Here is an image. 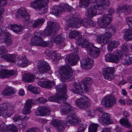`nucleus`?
Wrapping results in <instances>:
<instances>
[{
	"mask_svg": "<svg viewBox=\"0 0 132 132\" xmlns=\"http://www.w3.org/2000/svg\"><path fill=\"white\" fill-rule=\"evenodd\" d=\"M67 87V85L65 84L57 85L56 87L57 95L50 97L48 100L50 101L62 103L60 107L61 113L64 115L68 114L67 120L65 122L66 125L77 126L80 124L81 121L75 114V108L70 104L66 102L68 97V96L66 95Z\"/></svg>",
	"mask_w": 132,
	"mask_h": 132,
	"instance_id": "nucleus-1",
	"label": "nucleus"
},
{
	"mask_svg": "<svg viewBox=\"0 0 132 132\" xmlns=\"http://www.w3.org/2000/svg\"><path fill=\"white\" fill-rule=\"evenodd\" d=\"M60 28L57 23L48 21L45 29L44 34L45 35L50 36V40L51 42L55 43L57 44L62 43L64 41V38L61 35L56 36Z\"/></svg>",
	"mask_w": 132,
	"mask_h": 132,
	"instance_id": "nucleus-2",
	"label": "nucleus"
},
{
	"mask_svg": "<svg viewBox=\"0 0 132 132\" xmlns=\"http://www.w3.org/2000/svg\"><path fill=\"white\" fill-rule=\"evenodd\" d=\"M79 38L78 40L80 42L78 44L81 45L82 48H86L87 54L91 57L95 59L97 58L100 54V49L94 46L87 40H82V38Z\"/></svg>",
	"mask_w": 132,
	"mask_h": 132,
	"instance_id": "nucleus-3",
	"label": "nucleus"
},
{
	"mask_svg": "<svg viewBox=\"0 0 132 132\" xmlns=\"http://www.w3.org/2000/svg\"><path fill=\"white\" fill-rule=\"evenodd\" d=\"M116 32L115 29L113 26L106 28L105 34H99L96 36V40L99 43L106 44L111 40L112 35H114Z\"/></svg>",
	"mask_w": 132,
	"mask_h": 132,
	"instance_id": "nucleus-4",
	"label": "nucleus"
},
{
	"mask_svg": "<svg viewBox=\"0 0 132 132\" xmlns=\"http://www.w3.org/2000/svg\"><path fill=\"white\" fill-rule=\"evenodd\" d=\"M96 5L91 6L87 10L86 15L89 18H92L97 14V9L98 11H102L106 9L109 4L108 0L106 2H101L100 4L98 3H96Z\"/></svg>",
	"mask_w": 132,
	"mask_h": 132,
	"instance_id": "nucleus-5",
	"label": "nucleus"
},
{
	"mask_svg": "<svg viewBox=\"0 0 132 132\" xmlns=\"http://www.w3.org/2000/svg\"><path fill=\"white\" fill-rule=\"evenodd\" d=\"M49 2L48 0H36L31 2L30 6L37 10L39 14L42 15L47 11L46 6Z\"/></svg>",
	"mask_w": 132,
	"mask_h": 132,
	"instance_id": "nucleus-6",
	"label": "nucleus"
},
{
	"mask_svg": "<svg viewBox=\"0 0 132 132\" xmlns=\"http://www.w3.org/2000/svg\"><path fill=\"white\" fill-rule=\"evenodd\" d=\"M88 19L85 18L80 19L76 16H74L71 18L67 20L68 25L69 27H79L80 25L88 27Z\"/></svg>",
	"mask_w": 132,
	"mask_h": 132,
	"instance_id": "nucleus-7",
	"label": "nucleus"
},
{
	"mask_svg": "<svg viewBox=\"0 0 132 132\" xmlns=\"http://www.w3.org/2000/svg\"><path fill=\"white\" fill-rule=\"evenodd\" d=\"M14 105L11 103L0 104V116H3L5 118L9 117L12 115V113L6 112L14 110Z\"/></svg>",
	"mask_w": 132,
	"mask_h": 132,
	"instance_id": "nucleus-8",
	"label": "nucleus"
},
{
	"mask_svg": "<svg viewBox=\"0 0 132 132\" xmlns=\"http://www.w3.org/2000/svg\"><path fill=\"white\" fill-rule=\"evenodd\" d=\"M73 70L69 65H66L61 67L59 70V72L61 76L65 79L71 80L73 79L72 77Z\"/></svg>",
	"mask_w": 132,
	"mask_h": 132,
	"instance_id": "nucleus-9",
	"label": "nucleus"
},
{
	"mask_svg": "<svg viewBox=\"0 0 132 132\" xmlns=\"http://www.w3.org/2000/svg\"><path fill=\"white\" fill-rule=\"evenodd\" d=\"M115 10L111 8L108 10V14H106L103 16L102 18L100 19L99 25L101 28H104L108 26L110 23L112 19V15L114 13Z\"/></svg>",
	"mask_w": 132,
	"mask_h": 132,
	"instance_id": "nucleus-10",
	"label": "nucleus"
},
{
	"mask_svg": "<svg viewBox=\"0 0 132 132\" xmlns=\"http://www.w3.org/2000/svg\"><path fill=\"white\" fill-rule=\"evenodd\" d=\"M75 103L77 106L81 109H86L90 107L91 104L88 97L84 95L76 100Z\"/></svg>",
	"mask_w": 132,
	"mask_h": 132,
	"instance_id": "nucleus-11",
	"label": "nucleus"
},
{
	"mask_svg": "<svg viewBox=\"0 0 132 132\" xmlns=\"http://www.w3.org/2000/svg\"><path fill=\"white\" fill-rule=\"evenodd\" d=\"M66 9L70 12L72 11L73 10L72 8L68 4L62 3L58 5L56 9H53V14L57 16L65 11Z\"/></svg>",
	"mask_w": 132,
	"mask_h": 132,
	"instance_id": "nucleus-12",
	"label": "nucleus"
},
{
	"mask_svg": "<svg viewBox=\"0 0 132 132\" xmlns=\"http://www.w3.org/2000/svg\"><path fill=\"white\" fill-rule=\"evenodd\" d=\"M116 98L113 96L110 95L105 97L102 102V105L108 108H111L116 103Z\"/></svg>",
	"mask_w": 132,
	"mask_h": 132,
	"instance_id": "nucleus-13",
	"label": "nucleus"
},
{
	"mask_svg": "<svg viewBox=\"0 0 132 132\" xmlns=\"http://www.w3.org/2000/svg\"><path fill=\"white\" fill-rule=\"evenodd\" d=\"M37 68L39 72L42 73H46L51 69L49 64L44 60H41L37 63Z\"/></svg>",
	"mask_w": 132,
	"mask_h": 132,
	"instance_id": "nucleus-14",
	"label": "nucleus"
},
{
	"mask_svg": "<svg viewBox=\"0 0 132 132\" xmlns=\"http://www.w3.org/2000/svg\"><path fill=\"white\" fill-rule=\"evenodd\" d=\"M16 17L17 18L21 17L23 19L24 22H27L30 19V15L24 8H20L16 13Z\"/></svg>",
	"mask_w": 132,
	"mask_h": 132,
	"instance_id": "nucleus-15",
	"label": "nucleus"
},
{
	"mask_svg": "<svg viewBox=\"0 0 132 132\" xmlns=\"http://www.w3.org/2000/svg\"><path fill=\"white\" fill-rule=\"evenodd\" d=\"M93 61L92 59L87 57L81 61V66L84 69L89 70L92 67Z\"/></svg>",
	"mask_w": 132,
	"mask_h": 132,
	"instance_id": "nucleus-16",
	"label": "nucleus"
},
{
	"mask_svg": "<svg viewBox=\"0 0 132 132\" xmlns=\"http://www.w3.org/2000/svg\"><path fill=\"white\" fill-rule=\"evenodd\" d=\"M114 71V68H108L104 69L103 72L104 78L110 80L114 79V77L113 75Z\"/></svg>",
	"mask_w": 132,
	"mask_h": 132,
	"instance_id": "nucleus-17",
	"label": "nucleus"
},
{
	"mask_svg": "<svg viewBox=\"0 0 132 132\" xmlns=\"http://www.w3.org/2000/svg\"><path fill=\"white\" fill-rule=\"evenodd\" d=\"M51 123L58 132H62L64 129V122L61 120H54L51 121Z\"/></svg>",
	"mask_w": 132,
	"mask_h": 132,
	"instance_id": "nucleus-18",
	"label": "nucleus"
},
{
	"mask_svg": "<svg viewBox=\"0 0 132 132\" xmlns=\"http://www.w3.org/2000/svg\"><path fill=\"white\" fill-rule=\"evenodd\" d=\"M108 0H81L79 2V6L81 8H84L87 7L89 4L91 3H98L100 4L101 2H106Z\"/></svg>",
	"mask_w": 132,
	"mask_h": 132,
	"instance_id": "nucleus-19",
	"label": "nucleus"
},
{
	"mask_svg": "<svg viewBox=\"0 0 132 132\" xmlns=\"http://www.w3.org/2000/svg\"><path fill=\"white\" fill-rule=\"evenodd\" d=\"M50 114V109L44 106H39L36 111L35 114L36 116H48Z\"/></svg>",
	"mask_w": 132,
	"mask_h": 132,
	"instance_id": "nucleus-20",
	"label": "nucleus"
},
{
	"mask_svg": "<svg viewBox=\"0 0 132 132\" xmlns=\"http://www.w3.org/2000/svg\"><path fill=\"white\" fill-rule=\"evenodd\" d=\"M79 59V57L78 55L73 54L68 55L65 59V62L72 65H75Z\"/></svg>",
	"mask_w": 132,
	"mask_h": 132,
	"instance_id": "nucleus-21",
	"label": "nucleus"
},
{
	"mask_svg": "<svg viewBox=\"0 0 132 132\" xmlns=\"http://www.w3.org/2000/svg\"><path fill=\"white\" fill-rule=\"evenodd\" d=\"M44 53L53 61H56L57 60H59L61 58L60 54H57L54 51L47 50H45Z\"/></svg>",
	"mask_w": 132,
	"mask_h": 132,
	"instance_id": "nucleus-22",
	"label": "nucleus"
},
{
	"mask_svg": "<svg viewBox=\"0 0 132 132\" xmlns=\"http://www.w3.org/2000/svg\"><path fill=\"white\" fill-rule=\"evenodd\" d=\"M110 115L104 113L98 119L99 122L102 124L109 125L111 123Z\"/></svg>",
	"mask_w": 132,
	"mask_h": 132,
	"instance_id": "nucleus-23",
	"label": "nucleus"
},
{
	"mask_svg": "<svg viewBox=\"0 0 132 132\" xmlns=\"http://www.w3.org/2000/svg\"><path fill=\"white\" fill-rule=\"evenodd\" d=\"M117 11L119 14L123 12L125 14L127 15L131 13V9L130 6L124 5L119 7L117 9Z\"/></svg>",
	"mask_w": 132,
	"mask_h": 132,
	"instance_id": "nucleus-24",
	"label": "nucleus"
},
{
	"mask_svg": "<svg viewBox=\"0 0 132 132\" xmlns=\"http://www.w3.org/2000/svg\"><path fill=\"white\" fill-rule=\"evenodd\" d=\"M44 35L42 34V31L39 32L38 31H36L35 32L34 36L32 37L31 40V42L32 45H33L36 42H37L39 41L40 39H42L44 37V35L46 36L44 34Z\"/></svg>",
	"mask_w": 132,
	"mask_h": 132,
	"instance_id": "nucleus-25",
	"label": "nucleus"
},
{
	"mask_svg": "<svg viewBox=\"0 0 132 132\" xmlns=\"http://www.w3.org/2000/svg\"><path fill=\"white\" fill-rule=\"evenodd\" d=\"M37 83L38 85L41 87L48 89L52 87L55 84V82L53 81L47 80L39 81Z\"/></svg>",
	"mask_w": 132,
	"mask_h": 132,
	"instance_id": "nucleus-26",
	"label": "nucleus"
},
{
	"mask_svg": "<svg viewBox=\"0 0 132 132\" xmlns=\"http://www.w3.org/2000/svg\"><path fill=\"white\" fill-rule=\"evenodd\" d=\"M15 72L13 70L9 71L6 70H2L0 72V77L1 78H9L14 75Z\"/></svg>",
	"mask_w": 132,
	"mask_h": 132,
	"instance_id": "nucleus-27",
	"label": "nucleus"
},
{
	"mask_svg": "<svg viewBox=\"0 0 132 132\" xmlns=\"http://www.w3.org/2000/svg\"><path fill=\"white\" fill-rule=\"evenodd\" d=\"M73 85L75 88V89H72V91H73V92L75 94L81 95L83 91L82 88L80 84L78 82H75L73 83Z\"/></svg>",
	"mask_w": 132,
	"mask_h": 132,
	"instance_id": "nucleus-28",
	"label": "nucleus"
},
{
	"mask_svg": "<svg viewBox=\"0 0 132 132\" xmlns=\"http://www.w3.org/2000/svg\"><path fill=\"white\" fill-rule=\"evenodd\" d=\"M32 103V100H28L27 101L22 111L23 113L26 115L29 114L31 113L30 109Z\"/></svg>",
	"mask_w": 132,
	"mask_h": 132,
	"instance_id": "nucleus-29",
	"label": "nucleus"
},
{
	"mask_svg": "<svg viewBox=\"0 0 132 132\" xmlns=\"http://www.w3.org/2000/svg\"><path fill=\"white\" fill-rule=\"evenodd\" d=\"M5 57V58L4 59L11 62V65H13L15 63V62L19 58V55L15 54H7Z\"/></svg>",
	"mask_w": 132,
	"mask_h": 132,
	"instance_id": "nucleus-30",
	"label": "nucleus"
},
{
	"mask_svg": "<svg viewBox=\"0 0 132 132\" xmlns=\"http://www.w3.org/2000/svg\"><path fill=\"white\" fill-rule=\"evenodd\" d=\"M79 33L78 31L75 30L73 31H71L69 35V37L70 38L72 39L78 37V38L76 39V40L77 41L76 43L77 44L80 45L78 43H80V42L78 40L80 38H82V40H85L87 39H83V38L81 36H79Z\"/></svg>",
	"mask_w": 132,
	"mask_h": 132,
	"instance_id": "nucleus-31",
	"label": "nucleus"
},
{
	"mask_svg": "<svg viewBox=\"0 0 132 132\" xmlns=\"http://www.w3.org/2000/svg\"><path fill=\"white\" fill-rule=\"evenodd\" d=\"M17 61H18L17 63V65L21 67L26 66L28 63V61L25 56L20 57L19 56V58H18Z\"/></svg>",
	"mask_w": 132,
	"mask_h": 132,
	"instance_id": "nucleus-32",
	"label": "nucleus"
},
{
	"mask_svg": "<svg viewBox=\"0 0 132 132\" xmlns=\"http://www.w3.org/2000/svg\"><path fill=\"white\" fill-rule=\"evenodd\" d=\"M16 91L13 88L10 87L6 88L2 92V94L4 96H11L15 94L16 93Z\"/></svg>",
	"mask_w": 132,
	"mask_h": 132,
	"instance_id": "nucleus-33",
	"label": "nucleus"
},
{
	"mask_svg": "<svg viewBox=\"0 0 132 132\" xmlns=\"http://www.w3.org/2000/svg\"><path fill=\"white\" fill-rule=\"evenodd\" d=\"M23 78L24 81L26 82H31L33 81L35 77L34 75L30 73L25 74Z\"/></svg>",
	"mask_w": 132,
	"mask_h": 132,
	"instance_id": "nucleus-34",
	"label": "nucleus"
},
{
	"mask_svg": "<svg viewBox=\"0 0 132 132\" xmlns=\"http://www.w3.org/2000/svg\"><path fill=\"white\" fill-rule=\"evenodd\" d=\"M124 39L129 41L132 39V28H129L125 31V35L123 36Z\"/></svg>",
	"mask_w": 132,
	"mask_h": 132,
	"instance_id": "nucleus-35",
	"label": "nucleus"
},
{
	"mask_svg": "<svg viewBox=\"0 0 132 132\" xmlns=\"http://www.w3.org/2000/svg\"><path fill=\"white\" fill-rule=\"evenodd\" d=\"M119 44V43L118 41L113 40L110 42L108 45L107 48L109 51L111 52L113 49L117 47Z\"/></svg>",
	"mask_w": 132,
	"mask_h": 132,
	"instance_id": "nucleus-36",
	"label": "nucleus"
},
{
	"mask_svg": "<svg viewBox=\"0 0 132 132\" xmlns=\"http://www.w3.org/2000/svg\"><path fill=\"white\" fill-rule=\"evenodd\" d=\"M10 28L15 32H18L22 31L23 30V27L21 25L16 24L11 25Z\"/></svg>",
	"mask_w": 132,
	"mask_h": 132,
	"instance_id": "nucleus-37",
	"label": "nucleus"
},
{
	"mask_svg": "<svg viewBox=\"0 0 132 132\" xmlns=\"http://www.w3.org/2000/svg\"><path fill=\"white\" fill-rule=\"evenodd\" d=\"M120 122L121 125L127 128H132V125L129 121L128 119L127 118H123L120 120Z\"/></svg>",
	"mask_w": 132,
	"mask_h": 132,
	"instance_id": "nucleus-38",
	"label": "nucleus"
},
{
	"mask_svg": "<svg viewBox=\"0 0 132 132\" xmlns=\"http://www.w3.org/2000/svg\"><path fill=\"white\" fill-rule=\"evenodd\" d=\"M39 41L37 42H36L33 45H36L40 46H42L43 47H46L48 46L49 44L48 42L44 41L42 39H40Z\"/></svg>",
	"mask_w": 132,
	"mask_h": 132,
	"instance_id": "nucleus-39",
	"label": "nucleus"
},
{
	"mask_svg": "<svg viewBox=\"0 0 132 132\" xmlns=\"http://www.w3.org/2000/svg\"><path fill=\"white\" fill-rule=\"evenodd\" d=\"M45 21L44 18L37 19L32 25V27L34 28H38L42 26Z\"/></svg>",
	"mask_w": 132,
	"mask_h": 132,
	"instance_id": "nucleus-40",
	"label": "nucleus"
},
{
	"mask_svg": "<svg viewBox=\"0 0 132 132\" xmlns=\"http://www.w3.org/2000/svg\"><path fill=\"white\" fill-rule=\"evenodd\" d=\"M122 52L119 51L115 50L113 54V57H114V60H117V63L119 61L120 59H121L123 57Z\"/></svg>",
	"mask_w": 132,
	"mask_h": 132,
	"instance_id": "nucleus-41",
	"label": "nucleus"
},
{
	"mask_svg": "<svg viewBox=\"0 0 132 132\" xmlns=\"http://www.w3.org/2000/svg\"><path fill=\"white\" fill-rule=\"evenodd\" d=\"M28 90L34 94H38L40 92V89L39 88H36L31 85H29L28 86Z\"/></svg>",
	"mask_w": 132,
	"mask_h": 132,
	"instance_id": "nucleus-42",
	"label": "nucleus"
},
{
	"mask_svg": "<svg viewBox=\"0 0 132 132\" xmlns=\"http://www.w3.org/2000/svg\"><path fill=\"white\" fill-rule=\"evenodd\" d=\"M7 51V50L4 46L0 47V55L3 59H4L5 58V56L7 55L6 54Z\"/></svg>",
	"mask_w": 132,
	"mask_h": 132,
	"instance_id": "nucleus-43",
	"label": "nucleus"
},
{
	"mask_svg": "<svg viewBox=\"0 0 132 132\" xmlns=\"http://www.w3.org/2000/svg\"><path fill=\"white\" fill-rule=\"evenodd\" d=\"M98 125L97 124L91 123L89 127L88 132H96Z\"/></svg>",
	"mask_w": 132,
	"mask_h": 132,
	"instance_id": "nucleus-44",
	"label": "nucleus"
},
{
	"mask_svg": "<svg viewBox=\"0 0 132 132\" xmlns=\"http://www.w3.org/2000/svg\"><path fill=\"white\" fill-rule=\"evenodd\" d=\"M105 59L107 61L110 62L116 63H117V60H114L113 55H112L110 54H108L106 56Z\"/></svg>",
	"mask_w": 132,
	"mask_h": 132,
	"instance_id": "nucleus-45",
	"label": "nucleus"
},
{
	"mask_svg": "<svg viewBox=\"0 0 132 132\" xmlns=\"http://www.w3.org/2000/svg\"><path fill=\"white\" fill-rule=\"evenodd\" d=\"M92 83V81L91 78L87 77L84 78L82 82L81 83L82 85H86L90 86Z\"/></svg>",
	"mask_w": 132,
	"mask_h": 132,
	"instance_id": "nucleus-46",
	"label": "nucleus"
},
{
	"mask_svg": "<svg viewBox=\"0 0 132 132\" xmlns=\"http://www.w3.org/2000/svg\"><path fill=\"white\" fill-rule=\"evenodd\" d=\"M128 56L127 55H125V56H124L123 59L121 60V62L122 64L126 65L130 64V57Z\"/></svg>",
	"mask_w": 132,
	"mask_h": 132,
	"instance_id": "nucleus-47",
	"label": "nucleus"
},
{
	"mask_svg": "<svg viewBox=\"0 0 132 132\" xmlns=\"http://www.w3.org/2000/svg\"><path fill=\"white\" fill-rule=\"evenodd\" d=\"M7 131L10 132L17 131V128L14 125H11L7 126Z\"/></svg>",
	"mask_w": 132,
	"mask_h": 132,
	"instance_id": "nucleus-48",
	"label": "nucleus"
},
{
	"mask_svg": "<svg viewBox=\"0 0 132 132\" xmlns=\"http://www.w3.org/2000/svg\"><path fill=\"white\" fill-rule=\"evenodd\" d=\"M86 128V124H81L78 127L77 132H84Z\"/></svg>",
	"mask_w": 132,
	"mask_h": 132,
	"instance_id": "nucleus-49",
	"label": "nucleus"
},
{
	"mask_svg": "<svg viewBox=\"0 0 132 132\" xmlns=\"http://www.w3.org/2000/svg\"><path fill=\"white\" fill-rule=\"evenodd\" d=\"M126 22L128 24L129 27L132 28V16L127 17L126 18Z\"/></svg>",
	"mask_w": 132,
	"mask_h": 132,
	"instance_id": "nucleus-50",
	"label": "nucleus"
},
{
	"mask_svg": "<svg viewBox=\"0 0 132 132\" xmlns=\"http://www.w3.org/2000/svg\"><path fill=\"white\" fill-rule=\"evenodd\" d=\"M121 51H122L121 52H128L129 50L127 48L126 44H124L121 46Z\"/></svg>",
	"mask_w": 132,
	"mask_h": 132,
	"instance_id": "nucleus-51",
	"label": "nucleus"
},
{
	"mask_svg": "<svg viewBox=\"0 0 132 132\" xmlns=\"http://www.w3.org/2000/svg\"><path fill=\"white\" fill-rule=\"evenodd\" d=\"M36 101L38 103H44L45 102H47V100L43 97H41L37 100Z\"/></svg>",
	"mask_w": 132,
	"mask_h": 132,
	"instance_id": "nucleus-52",
	"label": "nucleus"
},
{
	"mask_svg": "<svg viewBox=\"0 0 132 132\" xmlns=\"http://www.w3.org/2000/svg\"><path fill=\"white\" fill-rule=\"evenodd\" d=\"M7 126L4 123H2L0 125V129H1L4 132L7 130Z\"/></svg>",
	"mask_w": 132,
	"mask_h": 132,
	"instance_id": "nucleus-53",
	"label": "nucleus"
},
{
	"mask_svg": "<svg viewBox=\"0 0 132 132\" xmlns=\"http://www.w3.org/2000/svg\"><path fill=\"white\" fill-rule=\"evenodd\" d=\"M4 41L6 44L7 46L10 45L12 43V41L11 38H8L4 39Z\"/></svg>",
	"mask_w": 132,
	"mask_h": 132,
	"instance_id": "nucleus-54",
	"label": "nucleus"
},
{
	"mask_svg": "<svg viewBox=\"0 0 132 132\" xmlns=\"http://www.w3.org/2000/svg\"><path fill=\"white\" fill-rule=\"evenodd\" d=\"M13 120L15 122L18 121L20 120H21V118L18 115H15L13 118Z\"/></svg>",
	"mask_w": 132,
	"mask_h": 132,
	"instance_id": "nucleus-55",
	"label": "nucleus"
},
{
	"mask_svg": "<svg viewBox=\"0 0 132 132\" xmlns=\"http://www.w3.org/2000/svg\"><path fill=\"white\" fill-rule=\"evenodd\" d=\"M88 27H89L90 26H94L95 24V22H93L91 20V19H89L88 21Z\"/></svg>",
	"mask_w": 132,
	"mask_h": 132,
	"instance_id": "nucleus-56",
	"label": "nucleus"
},
{
	"mask_svg": "<svg viewBox=\"0 0 132 132\" xmlns=\"http://www.w3.org/2000/svg\"><path fill=\"white\" fill-rule=\"evenodd\" d=\"M0 3V7H3L6 5L7 4L6 0H2Z\"/></svg>",
	"mask_w": 132,
	"mask_h": 132,
	"instance_id": "nucleus-57",
	"label": "nucleus"
},
{
	"mask_svg": "<svg viewBox=\"0 0 132 132\" xmlns=\"http://www.w3.org/2000/svg\"><path fill=\"white\" fill-rule=\"evenodd\" d=\"M6 30V29L4 27H0V37L3 35V34L4 31H5Z\"/></svg>",
	"mask_w": 132,
	"mask_h": 132,
	"instance_id": "nucleus-58",
	"label": "nucleus"
},
{
	"mask_svg": "<svg viewBox=\"0 0 132 132\" xmlns=\"http://www.w3.org/2000/svg\"><path fill=\"white\" fill-rule=\"evenodd\" d=\"M3 34L4 35V39L8 38H11L10 37V34L9 33L7 32H5V31H4Z\"/></svg>",
	"mask_w": 132,
	"mask_h": 132,
	"instance_id": "nucleus-59",
	"label": "nucleus"
},
{
	"mask_svg": "<svg viewBox=\"0 0 132 132\" xmlns=\"http://www.w3.org/2000/svg\"><path fill=\"white\" fill-rule=\"evenodd\" d=\"M71 47L72 48L71 50V51L73 53H77L78 52L77 48L76 47H74V46L73 45L71 46Z\"/></svg>",
	"mask_w": 132,
	"mask_h": 132,
	"instance_id": "nucleus-60",
	"label": "nucleus"
},
{
	"mask_svg": "<svg viewBox=\"0 0 132 132\" xmlns=\"http://www.w3.org/2000/svg\"><path fill=\"white\" fill-rule=\"evenodd\" d=\"M84 86V90L86 93L89 92V87L90 86H88L86 85H83Z\"/></svg>",
	"mask_w": 132,
	"mask_h": 132,
	"instance_id": "nucleus-61",
	"label": "nucleus"
},
{
	"mask_svg": "<svg viewBox=\"0 0 132 132\" xmlns=\"http://www.w3.org/2000/svg\"><path fill=\"white\" fill-rule=\"evenodd\" d=\"M96 110L102 113L103 114L105 113L103 111V109L102 107H98L96 109Z\"/></svg>",
	"mask_w": 132,
	"mask_h": 132,
	"instance_id": "nucleus-62",
	"label": "nucleus"
},
{
	"mask_svg": "<svg viewBox=\"0 0 132 132\" xmlns=\"http://www.w3.org/2000/svg\"><path fill=\"white\" fill-rule=\"evenodd\" d=\"M88 116L89 117H94L93 115V112H92L89 110H88L87 111Z\"/></svg>",
	"mask_w": 132,
	"mask_h": 132,
	"instance_id": "nucleus-63",
	"label": "nucleus"
},
{
	"mask_svg": "<svg viewBox=\"0 0 132 132\" xmlns=\"http://www.w3.org/2000/svg\"><path fill=\"white\" fill-rule=\"evenodd\" d=\"M36 127H32L26 132H35Z\"/></svg>",
	"mask_w": 132,
	"mask_h": 132,
	"instance_id": "nucleus-64",
	"label": "nucleus"
}]
</instances>
